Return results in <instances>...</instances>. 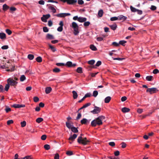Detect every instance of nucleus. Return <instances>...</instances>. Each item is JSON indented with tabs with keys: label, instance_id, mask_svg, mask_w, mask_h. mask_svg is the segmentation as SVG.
<instances>
[{
	"label": "nucleus",
	"instance_id": "nucleus-1",
	"mask_svg": "<svg viewBox=\"0 0 159 159\" xmlns=\"http://www.w3.org/2000/svg\"><path fill=\"white\" fill-rule=\"evenodd\" d=\"M83 134H80V136L78 137L77 142L80 144L85 145L88 144L90 142V141L87 139L86 137L83 138L82 136Z\"/></svg>",
	"mask_w": 159,
	"mask_h": 159
},
{
	"label": "nucleus",
	"instance_id": "nucleus-2",
	"mask_svg": "<svg viewBox=\"0 0 159 159\" xmlns=\"http://www.w3.org/2000/svg\"><path fill=\"white\" fill-rule=\"evenodd\" d=\"M102 124V120L98 119L97 118L92 120L91 122V125L93 127H95L97 125H100Z\"/></svg>",
	"mask_w": 159,
	"mask_h": 159
},
{
	"label": "nucleus",
	"instance_id": "nucleus-3",
	"mask_svg": "<svg viewBox=\"0 0 159 159\" xmlns=\"http://www.w3.org/2000/svg\"><path fill=\"white\" fill-rule=\"evenodd\" d=\"M7 83L9 84L10 85H11L13 86H16L17 84V82H16L11 78H9L7 80Z\"/></svg>",
	"mask_w": 159,
	"mask_h": 159
},
{
	"label": "nucleus",
	"instance_id": "nucleus-4",
	"mask_svg": "<svg viewBox=\"0 0 159 159\" xmlns=\"http://www.w3.org/2000/svg\"><path fill=\"white\" fill-rule=\"evenodd\" d=\"M158 91L157 89L155 88H148L147 90V92H149L150 94H152L157 92Z\"/></svg>",
	"mask_w": 159,
	"mask_h": 159
},
{
	"label": "nucleus",
	"instance_id": "nucleus-5",
	"mask_svg": "<svg viewBox=\"0 0 159 159\" xmlns=\"http://www.w3.org/2000/svg\"><path fill=\"white\" fill-rule=\"evenodd\" d=\"M101 108L97 107L94 106V109L93 111H91V112L94 114L98 113L101 111Z\"/></svg>",
	"mask_w": 159,
	"mask_h": 159
},
{
	"label": "nucleus",
	"instance_id": "nucleus-6",
	"mask_svg": "<svg viewBox=\"0 0 159 159\" xmlns=\"http://www.w3.org/2000/svg\"><path fill=\"white\" fill-rule=\"evenodd\" d=\"M70 15V14L69 13H61L57 14L56 16L58 17H63Z\"/></svg>",
	"mask_w": 159,
	"mask_h": 159
},
{
	"label": "nucleus",
	"instance_id": "nucleus-7",
	"mask_svg": "<svg viewBox=\"0 0 159 159\" xmlns=\"http://www.w3.org/2000/svg\"><path fill=\"white\" fill-rule=\"evenodd\" d=\"M65 65L69 67H74L76 65V64L75 63L73 64L71 61H68L66 63Z\"/></svg>",
	"mask_w": 159,
	"mask_h": 159
},
{
	"label": "nucleus",
	"instance_id": "nucleus-8",
	"mask_svg": "<svg viewBox=\"0 0 159 159\" xmlns=\"http://www.w3.org/2000/svg\"><path fill=\"white\" fill-rule=\"evenodd\" d=\"M77 136V135L76 134H74L72 136H70L69 138V140L72 141H73L76 138Z\"/></svg>",
	"mask_w": 159,
	"mask_h": 159
},
{
	"label": "nucleus",
	"instance_id": "nucleus-9",
	"mask_svg": "<svg viewBox=\"0 0 159 159\" xmlns=\"http://www.w3.org/2000/svg\"><path fill=\"white\" fill-rule=\"evenodd\" d=\"M87 18L85 17H80L78 19V21L80 22H83L86 21Z\"/></svg>",
	"mask_w": 159,
	"mask_h": 159
},
{
	"label": "nucleus",
	"instance_id": "nucleus-10",
	"mask_svg": "<svg viewBox=\"0 0 159 159\" xmlns=\"http://www.w3.org/2000/svg\"><path fill=\"white\" fill-rule=\"evenodd\" d=\"M24 105H20L18 104H14L12 106V107L15 108H21L25 107Z\"/></svg>",
	"mask_w": 159,
	"mask_h": 159
},
{
	"label": "nucleus",
	"instance_id": "nucleus-11",
	"mask_svg": "<svg viewBox=\"0 0 159 159\" xmlns=\"http://www.w3.org/2000/svg\"><path fill=\"white\" fill-rule=\"evenodd\" d=\"M77 0H68L67 4L73 5L77 2Z\"/></svg>",
	"mask_w": 159,
	"mask_h": 159
},
{
	"label": "nucleus",
	"instance_id": "nucleus-12",
	"mask_svg": "<svg viewBox=\"0 0 159 159\" xmlns=\"http://www.w3.org/2000/svg\"><path fill=\"white\" fill-rule=\"evenodd\" d=\"M130 110V109L128 108L124 107L122 108L121 111L123 113H126L129 112Z\"/></svg>",
	"mask_w": 159,
	"mask_h": 159
},
{
	"label": "nucleus",
	"instance_id": "nucleus-13",
	"mask_svg": "<svg viewBox=\"0 0 159 159\" xmlns=\"http://www.w3.org/2000/svg\"><path fill=\"white\" fill-rule=\"evenodd\" d=\"M81 123L82 124H85L87 122L89 123L87 119L86 118H83L80 121Z\"/></svg>",
	"mask_w": 159,
	"mask_h": 159
},
{
	"label": "nucleus",
	"instance_id": "nucleus-14",
	"mask_svg": "<svg viewBox=\"0 0 159 159\" xmlns=\"http://www.w3.org/2000/svg\"><path fill=\"white\" fill-rule=\"evenodd\" d=\"M118 19L120 20H126L127 18L126 17L122 15H119L118 16Z\"/></svg>",
	"mask_w": 159,
	"mask_h": 159
},
{
	"label": "nucleus",
	"instance_id": "nucleus-15",
	"mask_svg": "<svg viewBox=\"0 0 159 159\" xmlns=\"http://www.w3.org/2000/svg\"><path fill=\"white\" fill-rule=\"evenodd\" d=\"M10 67V65L8 66L7 64H5L4 65L1 66H0V68L4 69L9 68Z\"/></svg>",
	"mask_w": 159,
	"mask_h": 159
},
{
	"label": "nucleus",
	"instance_id": "nucleus-16",
	"mask_svg": "<svg viewBox=\"0 0 159 159\" xmlns=\"http://www.w3.org/2000/svg\"><path fill=\"white\" fill-rule=\"evenodd\" d=\"M111 98L110 96H108L106 97L104 99V102L106 103H108L110 101Z\"/></svg>",
	"mask_w": 159,
	"mask_h": 159
},
{
	"label": "nucleus",
	"instance_id": "nucleus-17",
	"mask_svg": "<svg viewBox=\"0 0 159 159\" xmlns=\"http://www.w3.org/2000/svg\"><path fill=\"white\" fill-rule=\"evenodd\" d=\"M0 38L2 39H5L6 38V34L3 33H0Z\"/></svg>",
	"mask_w": 159,
	"mask_h": 159
},
{
	"label": "nucleus",
	"instance_id": "nucleus-18",
	"mask_svg": "<svg viewBox=\"0 0 159 159\" xmlns=\"http://www.w3.org/2000/svg\"><path fill=\"white\" fill-rule=\"evenodd\" d=\"M52 90V88L50 87H47L45 89V93L47 94L49 93Z\"/></svg>",
	"mask_w": 159,
	"mask_h": 159
},
{
	"label": "nucleus",
	"instance_id": "nucleus-19",
	"mask_svg": "<svg viewBox=\"0 0 159 159\" xmlns=\"http://www.w3.org/2000/svg\"><path fill=\"white\" fill-rule=\"evenodd\" d=\"M74 34L76 35H77L79 32V28H74Z\"/></svg>",
	"mask_w": 159,
	"mask_h": 159
},
{
	"label": "nucleus",
	"instance_id": "nucleus-20",
	"mask_svg": "<svg viewBox=\"0 0 159 159\" xmlns=\"http://www.w3.org/2000/svg\"><path fill=\"white\" fill-rule=\"evenodd\" d=\"M71 129L72 131L74 133H76L78 132V130L77 129V128H76L75 127H72Z\"/></svg>",
	"mask_w": 159,
	"mask_h": 159
},
{
	"label": "nucleus",
	"instance_id": "nucleus-21",
	"mask_svg": "<svg viewBox=\"0 0 159 159\" xmlns=\"http://www.w3.org/2000/svg\"><path fill=\"white\" fill-rule=\"evenodd\" d=\"M111 29L113 30H115L117 28V25L116 24H113L110 26Z\"/></svg>",
	"mask_w": 159,
	"mask_h": 159
},
{
	"label": "nucleus",
	"instance_id": "nucleus-22",
	"mask_svg": "<svg viewBox=\"0 0 159 159\" xmlns=\"http://www.w3.org/2000/svg\"><path fill=\"white\" fill-rule=\"evenodd\" d=\"M46 38L48 39H54V37L52 35L48 34L46 35Z\"/></svg>",
	"mask_w": 159,
	"mask_h": 159
},
{
	"label": "nucleus",
	"instance_id": "nucleus-23",
	"mask_svg": "<svg viewBox=\"0 0 159 159\" xmlns=\"http://www.w3.org/2000/svg\"><path fill=\"white\" fill-rule=\"evenodd\" d=\"M153 77L151 75L148 76L146 78V80L148 81H151L153 80Z\"/></svg>",
	"mask_w": 159,
	"mask_h": 159
},
{
	"label": "nucleus",
	"instance_id": "nucleus-24",
	"mask_svg": "<svg viewBox=\"0 0 159 159\" xmlns=\"http://www.w3.org/2000/svg\"><path fill=\"white\" fill-rule=\"evenodd\" d=\"M72 93L73 94V97L75 99L77 98L78 97V94L77 92L75 91H73L72 92Z\"/></svg>",
	"mask_w": 159,
	"mask_h": 159
},
{
	"label": "nucleus",
	"instance_id": "nucleus-25",
	"mask_svg": "<svg viewBox=\"0 0 159 159\" xmlns=\"http://www.w3.org/2000/svg\"><path fill=\"white\" fill-rule=\"evenodd\" d=\"M72 27L73 29L76 28H79V26L75 22H73L72 23Z\"/></svg>",
	"mask_w": 159,
	"mask_h": 159
},
{
	"label": "nucleus",
	"instance_id": "nucleus-26",
	"mask_svg": "<svg viewBox=\"0 0 159 159\" xmlns=\"http://www.w3.org/2000/svg\"><path fill=\"white\" fill-rule=\"evenodd\" d=\"M90 48L93 51H97V48L93 44H91L90 46Z\"/></svg>",
	"mask_w": 159,
	"mask_h": 159
},
{
	"label": "nucleus",
	"instance_id": "nucleus-27",
	"mask_svg": "<svg viewBox=\"0 0 159 159\" xmlns=\"http://www.w3.org/2000/svg\"><path fill=\"white\" fill-rule=\"evenodd\" d=\"M77 72L79 73H83L82 69L81 67H79L76 70Z\"/></svg>",
	"mask_w": 159,
	"mask_h": 159
},
{
	"label": "nucleus",
	"instance_id": "nucleus-28",
	"mask_svg": "<svg viewBox=\"0 0 159 159\" xmlns=\"http://www.w3.org/2000/svg\"><path fill=\"white\" fill-rule=\"evenodd\" d=\"M9 7L6 4H4L3 5V10L4 11H6L7 9H9Z\"/></svg>",
	"mask_w": 159,
	"mask_h": 159
},
{
	"label": "nucleus",
	"instance_id": "nucleus-29",
	"mask_svg": "<svg viewBox=\"0 0 159 159\" xmlns=\"http://www.w3.org/2000/svg\"><path fill=\"white\" fill-rule=\"evenodd\" d=\"M103 11L102 10H100L99 11L98 15L100 17H102L103 15Z\"/></svg>",
	"mask_w": 159,
	"mask_h": 159
},
{
	"label": "nucleus",
	"instance_id": "nucleus-30",
	"mask_svg": "<svg viewBox=\"0 0 159 159\" xmlns=\"http://www.w3.org/2000/svg\"><path fill=\"white\" fill-rule=\"evenodd\" d=\"M15 70V66H12V69H8L6 70V71L8 72H12L14 71Z\"/></svg>",
	"mask_w": 159,
	"mask_h": 159
},
{
	"label": "nucleus",
	"instance_id": "nucleus-31",
	"mask_svg": "<svg viewBox=\"0 0 159 159\" xmlns=\"http://www.w3.org/2000/svg\"><path fill=\"white\" fill-rule=\"evenodd\" d=\"M43 120V119L42 118L39 117L36 119V122L38 123H39L42 122Z\"/></svg>",
	"mask_w": 159,
	"mask_h": 159
},
{
	"label": "nucleus",
	"instance_id": "nucleus-32",
	"mask_svg": "<svg viewBox=\"0 0 159 159\" xmlns=\"http://www.w3.org/2000/svg\"><path fill=\"white\" fill-rule=\"evenodd\" d=\"M60 71V69L57 68H55L53 69V72L55 73H59Z\"/></svg>",
	"mask_w": 159,
	"mask_h": 159
},
{
	"label": "nucleus",
	"instance_id": "nucleus-33",
	"mask_svg": "<svg viewBox=\"0 0 159 159\" xmlns=\"http://www.w3.org/2000/svg\"><path fill=\"white\" fill-rule=\"evenodd\" d=\"M49 8L52 10L53 13H55L56 12V9L52 6H50L49 7Z\"/></svg>",
	"mask_w": 159,
	"mask_h": 159
},
{
	"label": "nucleus",
	"instance_id": "nucleus-34",
	"mask_svg": "<svg viewBox=\"0 0 159 159\" xmlns=\"http://www.w3.org/2000/svg\"><path fill=\"white\" fill-rule=\"evenodd\" d=\"M130 7L131 11L133 12H135L137 11V9H136L131 6H130Z\"/></svg>",
	"mask_w": 159,
	"mask_h": 159
},
{
	"label": "nucleus",
	"instance_id": "nucleus-35",
	"mask_svg": "<svg viewBox=\"0 0 159 159\" xmlns=\"http://www.w3.org/2000/svg\"><path fill=\"white\" fill-rule=\"evenodd\" d=\"M66 127L68 128L69 129H71L72 127V125H71V124L68 122H66Z\"/></svg>",
	"mask_w": 159,
	"mask_h": 159
},
{
	"label": "nucleus",
	"instance_id": "nucleus-36",
	"mask_svg": "<svg viewBox=\"0 0 159 159\" xmlns=\"http://www.w3.org/2000/svg\"><path fill=\"white\" fill-rule=\"evenodd\" d=\"M44 148L46 150H48L50 148V146L48 144L45 145L44 146Z\"/></svg>",
	"mask_w": 159,
	"mask_h": 159
},
{
	"label": "nucleus",
	"instance_id": "nucleus-37",
	"mask_svg": "<svg viewBox=\"0 0 159 159\" xmlns=\"http://www.w3.org/2000/svg\"><path fill=\"white\" fill-rule=\"evenodd\" d=\"M36 61L38 62H41L42 61V58L40 57H38L36 59Z\"/></svg>",
	"mask_w": 159,
	"mask_h": 159
},
{
	"label": "nucleus",
	"instance_id": "nucleus-38",
	"mask_svg": "<svg viewBox=\"0 0 159 159\" xmlns=\"http://www.w3.org/2000/svg\"><path fill=\"white\" fill-rule=\"evenodd\" d=\"M126 43V41L125 40H121L119 42V45L120 44L123 46H125L124 44Z\"/></svg>",
	"mask_w": 159,
	"mask_h": 159
},
{
	"label": "nucleus",
	"instance_id": "nucleus-39",
	"mask_svg": "<svg viewBox=\"0 0 159 159\" xmlns=\"http://www.w3.org/2000/svg\"><path fill=\"white\" fill-rule=\"evenodd\" d=\"M26 78L25 76L24 75H21L20 78V80L21 81H23L25 80Z\"/></svg>",
	"mask_w": 159,
	"mask_h": 159
},
{
	"label": "nucleus",
	"instance_id": "nucleus-40",
	"mask_svg": "<svg viewBox=\"0 0 159 159\" xmlns=\"http://www.w3.org/2000/svg\"><path fill=\"white\" fill-rule=\"evenodd\" d=\"M90 24V23L89 21H85L84 22V25L85 27H87L89 26Z\"/></svg>",
	"mask_w": 159,
	"mask_h": 159
},
{
	"label": "nucleus",
	"instance_id": "nucleus-41",
	"mask_svg": "<svg viewBox=\"0 0 159 159\" xmlns=\"http://www.w3.org/2000/svg\"><path fill=\"white\" fill-rule=\"evenodd\" d=\"M49 48L51 49L52 52H55L56 51V49L53 46L50 44H49Z\"/></svg>",
	"mask_w": 159,
	"mask_h": 159
},
{
	"label": "nucleus",
	"instance_id": "nucleus-42",
	"mask_svg": "<svg viewBox=\"0 0 159 159\" xmlns=\"http://www.w3.org/2000/svg\"><path fill=\"white\" fill-rule=\"evenodd\" d=\"M10 87V84L8 83L5 86V90L7 91H8Z\"/></svg>",
	"mask_w": 159,
	"mask_h": 159
},
{
	"label": "nucleus",
	"instance_id": "nucleus-43",
	"mask_svg": "<svg viewBox=\"0 0 159 159\" xmlns=\"http://www.w3.org/2000/svg\"><path fill=\"white\" fill-rule=\"evenodd\" d=\"M98 94V91L96 90L94 91L93 93V96L94 97H96Z\"/></svg>",
	"mask_w": 159,
	"mask_h": 159
},
{
	"label": "nucleus",
	"instance_id": "nucleus-44",
	"mask_svg": "<svg viewBox=\"0 0 159 159\" xmlns=\"http://www.w3.org/2000/svg\"><path fill=\"white\" fill-rule=\"evenodd\" d=\"M20 124L21 125V127H24L26 125V122L25 121H23L20 123Z\"/></svg>",
	"mask_w": 159,
	"mask_h": 159
},
{
	"label": "nucleus",
	"instance_id": "nucleus-45",
	"mask_svg": "<svg viewBox=\"0 0 159 159\" xmlns=\"http://www.w3.org/2000/svg\"><path fill=\"white\" fill-rule=\"evenodd\" d=\"M95 62V61L94 60H92L88 61V63L90 65H93Z\"/></svg>",
	"mask_w": 159,
	"mask_h": 159
},
{
	"label": "nucleus",
	"instance_id": "nucleus-46",
	"mask_svg": "<svg viewBox=\"0 0 159 159\" xmlns=\"http://www.w3.org/2000/svg\"><path fill=\"white\" fill-rule=\"evenodd\" d=\"M118 19V17H112L110 18V20L111 21H115L117 20Z\"/></svg>",
	"mask_w": 159,
	"mask_h": 159
},
{
	"label": "nucleus",
	"instance_id": "nucleus-47",
	"mask_svg": "<svg viewBox=\"0 0 159 159\" xmlns=\"http://www.w3.org/2000/svg\"><path fill=\"white\" fill-rule=\"evenodd\" d=\"M6 32L9 35H11L12 33L11 31L8 29H6Z\"/></svg>",
	"mask_w": 159,
	"mask_h": 159
},
{
	"label": "nucleus",
	"instance_id": "nucleus-48",
	"mask_svg": "<svg viewBox=\"0 0 159 159\" xmlns=\"http://www.w3.org/2000/svg\"><path fill=\"white\" fill-rule=\"evenodd\" d=\"M105 118V117L103 116H100L97 117L98 119L100 120H102L104 119Z\"/></svg>",
	"mask_w": 159,
	"mask_h": 159
},
{
	"label": "nucleus",
	"instance_id": "nucleus-49",
	"mask_svg": "<svg viewBox=\"0 0 159 159\" xmlns=\"http://www.w3.org/2000/svg\"><path fill=\"white\" fill-rule=\"evenodd\" d=\"M33 100L35 102H37L39 100V98L37 97H34L33 98Z\"/></svg>",
	"mask_w": 159,
	"mask_h": 159
},
{
	"label": "nucleus",
	"instance_id": "nucleus-50",
	"mask_svg": "<svg viewBox=\"0 0 159 159\" xmlns=\"http://www.w3.org/2000/svg\"><path fill=\"white\" fill-rule=\"evenodd\" d=\"M43 30L44 32H47L48 31V29L47 27H43Z\"/></svg>",
	"mask_w": 159,
	"mask_h": 159
},
{
	"label": "nucleus",
	"instance_id": "nucleus-51",
	"mask_svg": "<svg viewBox=\"0 0 159 159\" xmlns=\"http://www.w3.org/2000/svg\"><path fill=\"white\" fill-rule=\"evenodd\" d=\"M43 16L45 17V19L47 20L50 17V15L49 14H48L46 15H44Z\"/></svg>",
	"mask_w": 159,
	"mask_h": 159
},
{
	"label": "nucleus",
	"instance_id": "nucleus-52",
	"mask_svg": "<svg viewBox=\"0 0 159 159\" xmlns=\"http://www.w3.org/2000/svg\"><path fill=\"white\" fill-rule=\"evenodd\" d=\"M121 144L122 145L121 148H124L126 147V144L125 143H124V142H122L121 143Z\"/></svg>",
	"mask_w": 159,
	"mask_h": 159
},
{
	"label": "nucleus",
	"instance_id": "nucleus-53",
	"mask_svg": "<svg viewBox=\"0 0 159 159\" xmlns=\"http://www.w3.org/2000/svg\"><path fill=\"white\" fill-rule=\"evenodd\" d=\"M46 138H47V136L45 134H44V135H42L41 136V138L42 140H44L46 139Z\"/></svg>",
	"mask_w": 159,
	"mask_h": 159
},
{
	"label": "nucleus",
	"instance_id": "nucleus-54",
	"mask_svg": "<svg viewBox=\"0 0 159 159\" xmlns=\"http://www.w3.org/2000/svg\"><path fill=\"white\" fill-rule=\"evenodd\" d=\"M5 110L6 112L7 113L9 111H11V109L8 107L7 106L6 107V108L5 109Z\"/></svg>",
	"mask_w": 159,
	"mask_h": 159
},
{
	"label": "nucleus",
	"instance_id": "nucleus-55",
	"mask_svg": "<svg viewBox=\"0 0 159 159\" xmlns=\"http://www.w3.org/2000/svg\"><path fill=\"white\" fill-rule=\"evenodd\" d=\"M108 144L109 145H110L112 147H114L115 145V143L113 142H109L108 143Z\"/></svg>",
	"mask_w": 159,
	"mask_h": 159
},
{
	"label": "nucleus",
	"instance_id": "nucleus-56",
	"mask_svg": "<svg viewBox=\"0 0 159 159\" xmlns=\"http://www.w3.org/2000/svg\"><path fill=\"white\" fill-rule=\"evenodd\" d=\"M159 72V70L157 69H154L152 72V73L154 74H156Z\"/></svg>",
	"mask_w": 159,
	"mask_h": 159
},
{
	"label": "nucleus",
	"instance_id": "nucleus-57",
	"mask_svg": "<svg viewBox=\"0 0 159 159\" xmlns=\"http://www.w3.org/2000/svg\"><path fill=\"white\" fill-rule=\"evenodd\" d=\"M13 123V121L12 120H9L7 121V125H10L11 124H12Z\"/></svg>",
	"mask_w": 159,
	"mask_h": 159
},
{
	"label": "nucleus",
	"instance_id": "nucleus-58",
	"mask_svg": "<svg viewBox=\"0 0 159 159\" xmlns=\"http://www.w3.org/2000/svg\"><path fill=\"white\" fill-rule=\"evenodd\" d=\"M81 117V114L80 113H78L77 117L76 118V120H78Z\"/></svg>",
	"mask_w": 159,
	"mask_h": 159
},
{
	"label": "nucleus",
	"instance_id": "nucleus-59",
	"mask_svg": "<svg viewBox=\"0 0 159 159\" xmlns=\"http://www.w3.org/2000/svg\"><path fill=\"white\" fill-rule=\"evenodd\" d=\"M112 44L114 46H116V47H118L119 46V43H118L116 42H113L112 43Z\"/></svg>",
	"mask_w": 159,
	"mask_h": 159
},
{
	"label": "nucleus",
	"instance_id": "nucleus-60",
	"mask_svg": "<svg viewBox=\"0 0 159 159\" xmlns=\"http://www.w3.org/2000/svg\"><path fill=\"white\" fill-rule=\"evenodd\" d=\"M66 154L69 156H70L73 155V152L71 151H68L66 152Z\"/></svg>",
	"mask_w": 159,
	"mask_h": 159
},
{
	"label": "nucleus",
	"instance_id": "nucleus-61",
	"mask_svg": "<svg viewBox=\"0 0 159 159\" xmlns=\"http://www.w3.org/2000/svg\"><path fill=\"white\" fill-rule=\"evenodd\" d=\"M78 3L79 5H82L84 3V2L82 0H78Z\"/></svg>",
	"mask_w": 159,
	"mask_h": 159
},
{
	"label": "nucleus",
	"instance_id": "nucleus-62",
	"mask_svg": "<svg viewBox=\"0 0 159 159\" xmlns=\"http://www.w3.org/2000/svg\"><path fill=\"white\" fill-rule=\"evenodd\" d=\"M41 20L43 22H47V20L45 17H44L43 16L41 18Z\"/></svg>",
	"mask_w": 159,
	"mask_h": 159
},
{
	"label": "nucleus",
	"instance_id": "nucleus-63",
	"mask_svg": "<svg viewBox=\"0 0 159 159\" xmlns=\"http://www.w3.org/2000/svg\"><path fill=\"white\" fill-rule=\"evenodd\" d=\"M127 99V98L125 96H124L121 98V101L122 102H124L126 101Z\"/></svg>",
	"mask_w": 159,
	"mask_h": 159
},
{
	"label": "nucleus",
	"instance_id": "nucleus-64",
	"mask_svg": "<svg viewBox=\"0 0 159 159\" xmlns=\"http://www.w3.org/2000/svg\"><path fill=\"white\" fill-rule=\"evenodd\" d=\"M59 156L58 153H56L54 157V159H59Z\"/></svg>",
	"mask_w": 159,
	"mask_h": 159
}]
</instances>
